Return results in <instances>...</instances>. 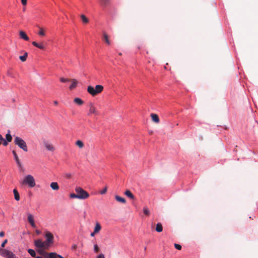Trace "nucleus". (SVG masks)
Returning a JSON list of instances; mask_svg holds the SVG:
<instances>
[{
  "label": "nucleus",
  "instance_id": "1",
  "mask_svg": "<svg viewBox=\"0 0 258 258\" xmlns=\"http://www.w3.org/2000/svg\"><path fill=\"white\" fill-rule=\"evenodd\" d=\"M75 191L78 195L79 199L84 200L89 197V194L81 187H76Z\"/></svg>",
  "mask_w": 258,
  "mask_h": 258
},
{
  "label": "nucleus",
  "instance_id": "2",
  "mask_svg": "<svg viewBox=\"0 0 258 258\" xmlns=\"http://www.w3.org/2000/svg\"><path fill=\"white\" fill-rule=\"evenodd\" d=\"M23 184H27L30 187H33L35 185V179L33 176L31 175H28L25 176Z\"/></svg>",
  "mask_w": 258,
  "mask_h": 258
},
{
  "label": "nucleus",
  "instance_id": "3",
  "mask_svg": "<svg viewBox=\"0 0 258 258\" xmlns=\"http://www.w3.org/2000/svg\"><path fill=\"white\" fill-rule=\"evenodd\" d=\"M46 240L44 241L46 246L49 248L50 246L53 243L54 236L49 231H46L45 234Z\"/></svg>",
  "mask_w": 258,
  "mask_h": 258
},
{
  "label": "nucleus",
  "instance_id": "4",
  "mask_svg": "<svg viewBox=\"0 0 258 258\" xmlns=\"http://www.w3.org/2000/svg\"><path fill=\"white\" fill-rule=\"evenodd\" d=\"M0 255L7 258H15V254L11 251L0 247Z\"/></svg>",
  "mask_w": 258,
  "mask_h": 258
},
{
  "label": "nucleus",
  "instance_id": "5",
  "mask_svg": "<svg viewBox=\"0 0 258 258\" xmlns=\"http://www.w3.org/2000/svg\"><path fill=\"white\" fill-rule=\"evenodd\" d=\"M89 112L88 113V116H91L94 114L95 115H98L99 114V111L97 110L92 102H90L88 104Z\"/></svg>",
  "mask_w": 258,
  "mask_h": 258
},
{
  "label": "nucleus",
  "instance_id": "6",
  "mask_svg": "<svg viewBox=\"0 0 258 258\" xmlns=\"http://www.w3.org/2000/svg\"><path fill=\"white\" fill-rule=\"evenodd\" d=\"M35 246L38 248H43L48 249V248L46 246L44 241H42L41 239H37L34 241Z\"/></svg>",
  "mask_w": 258,
  "mask_h": 258
},
{
  "label": "nucleus",
  "instance_id": "7",
  "mask_svg": "<svg viewBox=\"0 0 258 258\" xmlns=\"http://www.w3.org/2000/svg\"><path fill=\"white\" fill-rule=\"evenodd\" d=\"M19 151H21V148H16L15 149L13 150V154L14 156L15 159L17 162V163L19 165L21 166V163L20 162V160L19 159L17 153H19Z\"/></svg>",
  "mask_w": 258,
  "mask_h": 258
},
{
  "label": "nucleus",
  "instance_id": "8",
  "mask_svg": "<svg viewBox=\"0 0 258 258\" xmlns=\"http://www.w3.org/2000/svg\"><path fill=\"white\" fill-rule=\"evenodd\" d=\"M27 216L28 222L30 224V225L33 228H36V225L34 222L33 216L31 214L29 213H27Z\"/></svg>",
  "mask_w": 258,
  "mask_h": 258
},
{
  "label": "nucleus",
  "instance_id": "9",
  "mask_svg": "<svg viewBox=\"0 0 258 258\" xmlns=\"http://www.w3.org/2000/svg\"><path fill=\"white\" fill-rule=\"evenodd\" d=\"M14 143L16 145H26V143L21 138L16 137L14 139Z\"/></svg>",
  "mask_w": 258,
  "mask_h": 258
},
{
  "label": "nucleus",
  "instance_id": "10",
  "mask_svg": "<svg viewBox=\"0 0 258 258\" xmlns=\"http://www.w3.org/2000/svg\"><path fill=\"white\" fill-rule=\"evenodd\" d=\"M87 91L89 94H90L91 95L93 96L97 95L96 92L95 91V89L91 86H89L88 87Z\"/></svg>",
  "mask_w": 258,
  "mask_h": 258
},
{
  "label": "nucleus",
  "instance_id": "11",
  "mask_svg": "<svg viewBox=\"0 0 258 258\" xmlns=\"http://www.w3.org/2000/svg\"><path fill=\"white\" fill-rule=\"evenodd\" d=\"M70 82H72L71 85L69 87L70 90L75 88L78 84V81L76 79H71Z\"/></svg>",
  "mask_w": 258,
  "mask_h": 258
},
{
  "label": "nucleus",
  "instance_id": "12",
  "mask_svg": "<svg viewBox=\"0 0 258 258\" xmlns=\"http://www.w3.org/2000/svg\"><path fill=\"white\" fill-rule=\"evenodd\" d=\"M19 35H20V37L22 39H23L26 41H28L29 40V38L27 36V35H26L25 32H24L23 31H20Z\"/></svg>",
  "mask_w": 258,
  "mask_h": 258
},
{
  "label": "nucleus",
  "instance_id": "13",
  "mask_svg": "<svg viewBox=\"0 0 258 258\" xmlns=\"http://www.w3.org/2000/svg\"><path fill=\"white\" fill-rule=\"evenodd\" d=\"M151 117L152 118V120L155 123H158L159 122L160 120L157 114L152 113L151 114Z\"/></svg>",
  "mask_w": 258,
  "mask_h": 258
},
{
  "label": "nucleus",
  "instance_id": "14",
  "mask_svg": "<svg viewBox=\"0 0 258 258\" xmlns=\"http://www.w3.org/2000/svg\"><path fill=\"white\" fill-rule=\"evenodd\" d=\"M50 187L54 190H57L59 189V186L57 182H52L50 183Z\"/></svg>",
  "mask_w": 258,
  "mask_h": 258
},
{
  "label": "nucleus",
  "instance_id": "15",
  "mask_svg": "<svg viewBox=\"0 0 258 258\" xmlns=\"http://www.w3.org/2000/svg\"><path fill=\"white\" fill-rule=\"evenodd\" d=\"M32 44L34 46L38 47L39 49H43V50L45 49V47L44 46V45H43L42 43H38L35 41H33V42H32Z\"/></svg>",
  "mask_w": 258,
  "mask_h": 258
},
{
  "label": "nucleus",
  "instance_id": "16",
  "mask_svg": "<svg viewBox=\"0 0 258 258\" xmlns=\"http://www.w3.org/2000/svg\"><path fill=\"white\" fill-rule=\"evenodd\" d=\"M95 91L96 92V94H98L101 93L103 90V87L100 85H97L95 86Z\"/></svg>",
  "mask_w": 258,
  "mask_h": 258
},
{
  "label": "nucleus",
  "instance_id": "17",
  "mask_svg": "<svg viewBox=\"0 0 258 258\" xmlns=\"http://www.w3.org/2000/svg\"><path fill=\"white\" fill-rule=\"evenodd\" d=\"M115 199L117 202L121 203L122 204H125L126 203L125 199L122 197L119 196H115Z\"/></svg>",
  "mask_w": 258,
  "mask_h": 258
},
{
  "label": "nucleus",
  "instance_id": "18",
  "mask_svg": "<svg viewBox=\"0 0 258 258\" xmlns=\"http://www.w3.org/2000/svg\"><path fill=\"white\" fill-rule=\"evenodd\" d=\"M80 17L81 18L83 23L85 24L88 23L89 19H88V18H87V17L85 15L82 14L81 15Z\"/></svg>",
  "mask_w": 258,
  "mask_h": 258
},
{
  "label": "nucleus",
  "instance_id": "19",
  "mask_svg": "<svg viewBox=\"0 0 258 258\" xmlns=\"http://www.w3.org/2000/svg\"><path fill=\"white\" fill-rule=\"evenodd\" d=\"M103 40L108 45H110V41L109 39L108 35L106 33H103Z\"/></svg>",
  "mask_w": 258,
  "mask_h": 258
},
{
  "label": "nucleus",
  "instance_id": "20",
  "mask_svg": "<svg viewBox=\"0 0 258 258\" xmlns=\"http://www.w3.org/2000/svg\"><path fill=\"white\" fill-rule=\"evenodd\" d=\"M124 194L127 197H128L129 198H130L131 199H133H133H135V197H134V195L129 190H126L125 191Z\"/></svg>",
  "mask_w": 258,
  "mask_h": 258
},
{
  "label": "nucleus",
  "instance_id": "21",
  "mask_svg": "<svg viewBox=\"0 0 258 258\" xmlns=\"http://www.w3.org/2000/svg\"><path fill=\"white\" fill-rule=\"evenodd\" d=\"M101 226L100 224L99 223H96L95 228H94V233L99 232L100 231V230H101Z\"/></svg>",
  "mask_w": 258,
  "mask_h": 258
},
{
  "label": "nucleus",
  "instance_id": "22",
  "mask_svg": "<svg viewBox=\"0 0 258 258\" xmlns=\"http://www.w3.org/2000/svg\"><path fill=\"white\" fill-rule=\"evenodd\" d=\"M163 230V227L161 223H158L156 225V231L158 232H161Z\"/></svg>",
  "mask_w": 258,
  "mask_h": 258
},
{
  "label": "nucleus",
  "instance_id": "23",
  "mask_svg": "<svg viewBox=\"0 0 258 258\" xmlns=\"http://www.w3.org/2000/svg\"><path fill=\"white\" fill-rule=\"evenodd\" d=\"M110 1V0H100V5L103 7H106L109 4Z\"/></svg>",
  "mask_w": 258,
  "mask_h": 258
},
{
  "label": "nucleus",
  "instance_id": "24",
  "mask_svg": "<svg viewBox=\"0 0 258 258\" xmlns=\"http://www.w3.org/2000/svg\"><path fill=\"white\" fill-rule=\"evenodd\" d=\"M74 101L75 103L80 105H81L84 103L83 101L79 98H75L74 100Z\"/></svg>",
  "mask_w": 258,
  "mask_h": 258
},
{
  "label": "nucleus",
  "instance_id": "25",
  "mask_svg": "<svg viewBox=\"0 0 258 258\" xmlns=\"http://www.w3.org/2000/svg\"><path fill=\"white\" fill-rule=\"evenodd\" d=\"M13 192L14 194L15 199L16 201H19L20 200V196L17 190L16 189H14L13 190Z\"/></svg>",
  "mask_w": 258,
  "mask_h": 258
},
{
  "label": "nucleus",
  "instance_id": "26",
  "mask_svg": "<svg viewBox=\"0 0 258 258\" xmlns=\"http://www.w3.org/2000/svg\"><path fill=\"white\" fill-rule=\"evenodd\" d=\"M60 255L57 254L55 252H50L49 253V258H59V256Z\"/></svg>",
  "mask_w": 258,
  "mask_h": 258
},
{
  "label": "nucleus",
  "instance_id": "27",
  "mask_svg": "<svg viewBox=\"0 0 258 258\" xmlns=\"http://www.w3.org/2000/svg\"><path fill=\"white\" fill-rule=\"evenodd\" d=\"M6 141L7 142H11L12 140V136L11 135V134H10V131H9V133L8 134H6Z\"/></svg>",
  "mask_w": 258,
  "mask_h": 258
},
{
  "label": "nucleus",
  "instance_id": "28",
  "mask_svg": "<svg viewBox=\"0 0 258 258\" xmlns=\"http://www.w3.org/2000/svg\"><path fill=\"white\" fill-rule=\"evenodd\" d=\"M27 56L28 53L27 52H25L23 55L20 56L19 58L22 61L24 62L26 61Z\"/></svg>",
  "mask_w": 258,
  "mask_h": 258
},
{
  "label": "nucleus",
  "instance_id": "29",
  "mask_svg": "<svg viewBox=\"0 0 258 258\" xmlns=\"http://www.w3.org/2000/svg\"><path fill=\"white\" fill-rule=\"evenodd\" d=\"M1 144H2L3 145H7V141L3 138L1 135H0V145Z\"/></svg>",
  "mask_w": 258,
  "mask_h": 258
},
{
  "label": "nucleus",
  "instance_id": "30",
  "mask_svg": "<svg viewBox=\"0 0 258 258\" xmlns=\"http://www.w3.org/2000/svg\"><path fill=\"white\" fill-rule=\"evenodd\" d=\"M143 212H144V213L147 216H149L150 214V210L148 209V208L147 207H144Z\"/></svg>",
  "mask_w": 258,
  "mask_h": 258
},
{
  "label": "nucleus",
  "instance_id": "31",
  "mask_svg": "<svg viewBox=\"0 0 258 258\" xmlns=\"http://www.w3.org/2000/svg\"><path fill=\"white\" fill-rule=\"evenodd\" d=\"M39 31L38 32V35L41 36H45V32H44V30H43V29L41 27H39Z\"/></svg>",
  "mask_w": 258,
  "mask_h": 258
},
{
  "label": "nucleus",
  "instance_id": "32",
  "mask_svg": "<svg viewBox=\"0 0 258 258\" xmlns=\"http://www.w3.org/2000/svg\"><path fill=\"white\" fill-rule=\"evenodd\" d=\"M28 252L32 257H35V256H36V252H35V251L33 249H29L28 250Z\"/></svg>",
  "mask_w": 258,
  "mask_h": 258
},
{
  "label": "nucleus",
  "instance_id": "33",
  "mask_svg": "<svg viewBox=\"0 0 258 258\" xmlns=\"http://www.w3.org/2000/svg\"><path fill=\"white\" fill-rule=\"evenodd\" d=\"M45 249H43V248H39V249L38 250V252L42 255H43L44 253L45 252Z\"/></svg>",
  "mask_w": 258,
  "mask_h": 258
},
{
  "label": "nucleus",
  "instance_id": "34",
  "mask_svg": "<svg viewBox=\"0 0 258 258\" xmlns=\"http://www.w3.org/2000/svg\"><path fill=\"white\" fill-rule=\"evenodd\" d=\"M70 197L72 199H78V197L77 193L76 194L72 193L70 194Z\"/></svg>",
  "mask_w": 258,
  "mask_h": 258
},
{
  "label": "nucleus",
  "instance_id": "35",
  "mask_svg": "<svg viewBox=\"0 0 258 258\" xmlns=\"http://www.w3.org/2000/svg\"><path fill=\"white\" fill-rule=\"evenodd\" d=\"M71 80V79H66V78H60V81L62 82V83H65V82H70Z\"/></svg>",
  "mask_w": 258,
  "mask_h": 258
},
{
  "label": "nucleus",
  "instance_id": "36",
  "mask_svg": "<svg viewBox=\"0 0 258 258\" xmlns=\"http://www.w3.org/2000/svg\"><path fill=\"white\" fill-rule=\"evenodd\" d=\"M94 252H96V253H97L99 252V248L98 247V246L97 245V244H95L94 246Z\"/></svg>",
  "mask_w": 258,
  "mask_h": 258
},
{
  "label": "nucleus",
  "instance_id": "37",
  "mask_svg": "<svg viewBox=\"0 0 258 258\" xmlns=\"http://www.w3.org/2000/svg\"><path fill=\"white\" fill-rule=\"evenodd\" d=\"M18 148H21V150H22L25 152L28 151L27 146H18Z\"/></svg>",
  "mask_w": 258,
  "mask_h": 258
},
{
  "label": "nucleus",
  "instance_id": "38",
  "mask_svg": "<svg viewBox=\"0 0 258 258\" xmlns=\"http://www.w3.org/2000/svg\"><path fill=\"white\" fill-rule=\"evenodd\" d=\"M45 147L48 151H53L54 150V146H45Z\"/></svg>",
  "mask_w": 258,
  "mask_h": 258
},
{
  "label": "nucleus",
  "instance_id": "39",
  "mask_svg": "<svg viewBox=\"0 0 258 258\" xmlns=\"http://www.w3.org/2000/svg\"><path fill=\"white\" fill-rule=\"evenodd\" d=\"M107 190V186H105L103 190H102L100 191V194L101 195H104L106 192Z\"/></svg>",
  "mask_w": 258,
  "mask_h": 258
},
{
  "label": "nucleus",
  "instance_id": "40",
  "mask_svg": "<svg viewBox=\"0 0 258 258\" xmlns=\"http://www.w3.org/2000/svg\"><path fill=\"white\" fill-rule=\"evenodd\" d=\"M7 242H8V240L7 239H5L3 242V243L1 244V248H3L4 247H5V245H6V244L7 243Z\"/></svg>",
  "mask_w": 258,
  "mask_h": 258
},
{
  "label": "nucleus",
  "instance_id": "41",
  "mask_svg": "<svg viewBox=\"0 0 258 258\" xmlns=\"http://www.w3.org/2000/svg\"><path fill=\"white\" fill-rule=\"evenodd\" d=\"M174 246L178 250H180L181 249V246L178 244H174Z\"/></svg>",
  "mask_w": 258,
  "mask_h": 258
},
{
  "label": "nucleus",
  "instance_id": "42",
  "mask_svg": "<svg viewBox=\"0 0 258 258\" xmlns=\"http://www.w3.org/2000/svg\"><path fill=\"white\" fill-rule=\"evenodd\" d=\"M83 143L80 140H78L76 143V145H83Z\"/></svg>",
  "mask_w": 258,
  "mask_h": 258
},
{
  "label": "nucleus",
  "instance_id": "43",
  "mask_svg": "<svg viewBox=\"0 0 258 258\" xmlns=\"http://www.w3.org/2000/svg\"><path fill=\"white\" fill-rule=\"evenodd\" d=\"M97 258H105V256L103 253H100L97 256Z\"/></svg>",
  "mask_w": 258,
  "mask_h": 258
},
{
  "label": "nucleus",
  "instance_id": "44",
  "mask_svg": "<svg viewBox=\"0 0 258 258\" xmlns=\"http://www.w3.org/2000/svg\"><path fill=\"white\" fill-rule=\"evenodd\" d=\"M27 0H21V3L23 5H26L27 4Z\"/></svg>",
  "mask_w": 258,
  "mask_h": 258
},
{
  "label": "nucleus",
  "instance_id": "45",
  "mask_svg": "<svg viewBox=\"0 0 258 258\" xmlns=\"http://www.w3.org/2000/svg\"><path fill=\"white\" fill-rule=\"evenodd\" d=\"M43 256L45 258H48L49 257V253L45 252Z\"/></svg>",
  "mask_w": 258,
  "mask_h": 258
},
{
  "label": "nucleus",
  "instance_id": "46",
  "mask_svg": "<svg viewBox=\"0 0 258 258\" xmlns=\"http://www.w3.org/2000/svg\"><path fill=\"white\" fill-rule=\"evenodd\" d=\"M77 248V245L76 244H73L72 246V248L73 250H76Z\"/></svg>",
  "mask_w": 258,
  "mask_h": 258
},
{
  "label": "nucleus",
  "instance_id": "47",
  "mask_svg": "<svg viewBox=\"0 0 258 258\" xmlns=\"http://www.w3.org/2000/svg\"><path fill=\"white\" fill-rule=\"evenodd\" d=\"M5 235V233L3 231L0 232V237H3Z\"/></svg>",
  "mask_w": 258,
  "mask_h": 258
},
{
  "label": "nucleus",
  "instance_id": "48",
  "mask_svg": "<svg viewBox=\"0 0 258 258\" xmlns=\"http://www.w3.org/2000/svg\"><path fill=\"white\" fill-rule=\"evenodd\" d=\"M36 233L37 235H39L40 234L41 232L39 230H36Z\"/></svg>",
  "mask_w": 258,
  "mask_h": 258
},
{
  "label": "nucleus",
  "instance_id": "49",
  "mask_svg": "<svg viewBox=\"0 0 258 258\" xmlns=\"http://www.w3.org/2000/svg\"><path fill=\"white\" fill-rule=\"evenodd\" d=\"M53 103L55 105L58 104V102L57 101H54Z\"/></svg>",
  "mask_w": 258,
  "mask_h": 258
},
{
  "label": "nucleus",
  "instance_id": "50",
  "mask_svg": "<svg viewBox=\"0 0 258 258\" xmlns=\"http://www.w3.org/2000/svg\"><path fill=\"white\" fill-rule=\"evenodd\" d=\"M95 233H94V232H92V233H91V236H94V234H95Z\"/></svg>",
  "mask_w": 258,
  "mask_h": 258
},
{
  "label": "nucleus",
  "instance_id": "51",
  "mask_svg": "<svg viewBox=\"0 0 258 258\" xmlns=\"http://www.w3.org/2000/svg\"><path fill=\"white\" fill-rule=\"evenodd\" d=\"M17 154H19V155L22 154V150H21V151H19V153H17Z\"/></svg>",
  "mask_w": 258,
  "mask_h": 258
},
{
  "label": "nucleus",
  "instance_id": "52",
  "mask_svg": "<svg viewBox=\"0 0 258 258\" xmlns=\"http://www.w3.org/2000/svg\"><path fill=\"white\" fill-rule=\"evenodd\" d=\"M35 258H43V257H41V256H37V257H36Z\"/></svg>",
  "mask_w": 258,
  "mask_h": 258
},
{
  "label": "nucleus",
  "instance_id": "53",
  "mask_svg": "<svg viewBox=\"0 0 258 258\" xmlns=\"http://www.w3.org/2000/svg\"><path fill=\"white\" fill-rule=\"evenodd\" d=\"M121 54H121V53H119V55H121Z\"/></svg>",
  "mask_w": 258,
  "mask_h": 258
}]
</instances>
